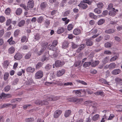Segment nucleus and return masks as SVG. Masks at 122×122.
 I'll return each mask as SVG.
<instances>
[{"label": "nucleus", "instance_id": "1", "mask_svg": "<svg viewBox=\"0 0 122 122\" xmlns=\"http://www.w3.org/2000/svg\"><path fill=\"white\" fill-rule=\"evenodd\" d=\"M34 6V3L33 0H29L27 4V9L30 10L33 8Z\"/></svg>", "mask_w": 122, "mask_h": 122}, {"label": "nucleus", "instance_id": "2", "mask_svg": "<svg viewBox=\"0 0 122 122\" xmlns=\"http://www.w3.org/2000/svg\"><path fill=\"white\" fill-rule=\"evenodd\" d=\"M43 72L41 71H39L35 74V77L36 79H39L41 78L43 76Z\"/></svg>", "mask_w": 122, "mask_h": 122}, {"label": "nucleus", "instance_id": "3", "mask_svg": "<svg viewBox=\"0 0 122 122\" xmlns=\"http://www.w3.org/2000/svg\"><path fill=\"white\" fill-rule=\"evenodd\" d=\"M65 63L63 61H61L60 60H57L55 61V66L56 67H58L64 65Z\"/></svg>", "mask_w": 122, "mask_h": 122}, {"label": "nucleus", "instance_id": "4", "mask_svg": "<svg viewBox=\"0 0 122 122\" xmlns=\"http://www.w3.org/2000/svg\"><path fill=\"white\" fill-rule=\"evenodd\" d=\"M82 9H86L88 7L87 5L83 1V0L81 1L80 3L78 5Z\"/></svg>", "mask_w": 122, "mask_h": 122}, {"label": "nucleus", "instance_id": "5", "mask_svg": "<svg viewBox=\"0 0 122 122\" xmlns=\"http://www.w3.org/2000/svg\"><path fill=\"white\" fill-rule=\"evenodd\" d=\"M58 98V97H55L53 95H51L47 97L46 100L48 101H54L57 100Z\"/></svg>", "mask_w": 122, "mask_h": 122}, {"label": "nucleus", "instance_id": "6", "mask_svg": "<svg viewBox=\"0 0 122 122\" xmlns=\"http://www.w3.org/2000/svg\"><path fill=\"white\" fill-rule=\"evenodd\" d=\"M62 111L60 110H57L55 111L54 114V117L56 118H58L62 113Z\"/></svg>", "mask_w": 122, "mask_h": 122}, {"label": "nucleus", "instance_id": "7", "mask_svg": "<svg viewBox=\"0 0 122 122\" xmlns=\"http://www.w3.org/2000/svg\"><path fill=\"white\" fill-rule=\"evenodd\" d=\"M93 43L92 41L90 39H88L86 40V46H91L93 45Z\"/></svg>", "mask_w": 122, "mask_h": 122}, {"label": "nucleus", "instance_id": "8", "mask_svg": "<svg viewBox=\"0 0 122 122\" xmlns=\"http://www.w3.org/2000/svg\"><path fill=\"white\" fill-rule=\"evenodd\" d=\"M118 10H111L109 12V15L112 16H114L116 15V14L118 12Z\"/></svg>", "mask_w": 122, "mask_h": 122}, {"label": "nucleus", "instance_id": "9", "mask_svg": "<svg viewBox=\"0 0 122 122\" xmlns=\"http://www.w3.org/2000/svg\"><path fill=\"white\" fill-rule=\"evenodd\" d=\"M86 45L85 44H82L79 45V47L76 51L77 53H79L83 50L86 47Z\"/></svg>", "mask_w": 122, "mask_h": 122}, {"label": "nucleus", "instance_id": "10", "mask_svg": "<svg viewBox=\"0 0 122 122\" xmlns=\"http://www.w3.org/2000/svg\"><path fill=\"white\" fill-rule=\"evenodd\" d=\"M22 57V55L19 53H17L14 56V58L16 60H19Z\"/></svg>", "mask_w": 122, "mask_h": 122}, {"label": "nucleus", "instance_id": "11", "mask_svg": "<svg viewBox=\"0 0 122 122\" xmlns=\"http://www.w3.org/2000/svg\"><path fill=\"white\" fill-rule=\"evenodd\" d=\"M81 33V30L78 28H76L74 29L73 31V34L75 35H78Z\"/></svg>", "mask_w": 122, "mask_h": 122}, {"label": "nucleus", "instance_id": "12", "mask_svg": "<svg viewBox=\"0 0 122 122\" xmlns=\"http://www.w3.org/2000/svg\"><path fill=\"white\" fill-rule=\"evenodd\" d=\"M93 61L92 58L91 60V61L85 62L84 63L83 65V67L84 68L89 67L91 65L92 62Z\"/></svg>", "mask_w": 122, "mask_h": 122}, {"label": "nucleus", "instance_id": "13", "mask_svg": "<svg viewBox=\"0 0 122 122\" xmlns=\"http://www.w3.org/2000/svg\"><path fill=\"white\" fill-rule=\"evenodd\" d=\"M65 70L63 69L61 70L57 71L56 75L58 76H60L62 75L65 73Z\"/></svg>", "mask_w": 122, "mask_h": 122}, {"label": "nucleus", "instance_id": "14", "mask_svg": "<svg viewBox=\"0 0 122 122\" xmlns=\"http://www.w3.org/2000/svg\"><path fill=\"white\" fill-rule=\"evenodd\" d=\"M121 72V70L120 69H118L113 70L112 72V74L114 75H117L120 73Z\"/></svg>", "mask_w": 122, "mask_h": 122}, {"label": "nucleus", "instance_id": "15", "mask_svg": "<svg viewBox=\"0 0 122 122\" xmlns=\"http://www.w3.org/2000/svg\"><path fill=\"white\" fill-rule=\"evenodd\" d=\"M115 81L116 84H122V79L121 78L117 77L115 79Z\"/></svg>", "mask_w": 122, "mask_h": 122}, {"label": "nucleus", "instance_id": "16", "mask_svg": "<svg viewBox=\"0 0 122 122\" xmlns=\"http://www.w3.org/2000/svg\"><path fill=\"white\" fill-rule=\"evenodd\" d=\"M47 48L51 50H52L53 51H55L57 50V48L55 46L53 45H49L47 47Z\"/></svg>", "mask_w": 122, "mask_h": 122}, {"label": "nucleus", "instance_id": "17", "mask_svg": "<svg viewBox=\"0 0 122 122\" xmlns=\"http://www.w3.org/2000/svg\"><path fill=\"white\" fill-rule=\"evenodd\" d=\"M115 31V30L113 29H110L106 30L105 32L107 34H111L113 33Z\"/></svg>", "mask_w": 122, "mask_h": 122}, {"label": "nucleus", "instance_id": "18", "mask_svg": "<svg viewBox=\"0 0 122 122\" xmlns=\"http://www.w3.org/2000/svg\"><path fill=\"white\" fill-rule=\"evenodd\" d=\"M65 30V28L62 27H59L57 31V33L60 34L63 33Z\"/></svg>", "mask_w": 122, "mask_h": 122}, {"label": "nucleus", "instance_id": "19", "mask_svg": "<svg viewBox=\"0 0 122 122\" xmlns=\"http://www.w3.org/2000/svg\"><path fill=\"white\" fill-rule=\"evenodd\" d=\"M35 68H32L31 67H29L26 68L27 72H29L33 73L35 71Z\"/></svg>", "mask_w": 122, "mask_h": 122}, {"label": "nucleus", "instance_id": "20", "mask_svg": "<svg viewBox=\"0 0 122 122\" xmlns=\"http://www.w3.org/2000/svg\"><path fill=\"white\" fill-rule=\"evenodd\" d=\"M2 96L5 98H11L12 97V95L10 94H5L3 92L2 93Z\"/></svg>", "mask_w": 122, "mask_h": 122}, {"label": "nucleus", "instance_id": "21", "mask_svg": "<svg viewBox=\"0 0 122 122\" xmlns=\"http://www.w3.org/2000/svg\"><path fill=\"white\" fill-rule=\"evenodd\" d=\"M99 61H94L92 62L91 66L92 67H95L97 66L100 63Z\"/></svg>", "mask_w": 122, "mask_h": 122}, {"label": "nucleus", "instance_id": "22", "mask_svg": "<svg viewBox=\"0 0 122 122\" xmlns=\"http://www.w3.org/2000/svg\"><path fill=\"white\" fill-rule=\"evenodd\" d=\"M94 94L96 96L100 95L102 97H104V92L102 91H98L95 92Z\"/></svg>", "mask_w": 122, "mask_h": 122}, {"label": "nucleus", "instance_id": "23", "mask_svg": "<svg viewBox=\"0 0 122 122\" xmlns=\"http://www.w3.org/2000/svg\"><path fill=\"white\" fill-rule=\"evenodd\" d=\"M73 93H75L77 96H81V90H74L73 91Z\"/></svg>", "mask_w": 122, "mask_h": 122}, {"label": "nucleus", "instance_id": "24", "mask_svg": "<svg viewBox=\"0 0 122 122\" xmlns=\"http://www.w3.org/2000/svg\"><path fill=\"white\" fill-rule=\"evenodd\" d=\"M99 81L103 84L106 85H109V82H107V80L103 78H101L99 79Z\"/></svg>", "mask_w": 122, "mask_h": 122}, {"label": "nucleus", "instance_id": "25", "mask_svg": "<svg viewBox=\"0 0 122 122\" xmlns=\"http://www.w3.org/2000/svg\"><path fill=\"white\" fill-rule=\"evenodd\" d=\"M41 38L40 35L38 33L34 35V41H37L39 40Z\"/></svg>", "mask_w": 122, "mask_h": 122}, {"label": "nucleus", "instance_id": "26", "mask_svg": "<svg viewBox=\"0 0 122 122\" xmlns=\"http://www.w3.org/2000/svg\"><path fill=\"white\" fill-rule=\"evenodd\" d=\"M9 64V61L8 60L4 61L2 63L3 66L5 68H7Z\"/></svg>", "mask_w": 122, "mask_h": 122}, {"label": "nucleus", "instance_id": "27", "mask_svg": "<svg viewBox=\"0 0 122 122\" xmlns=\"http://www.w3.org/2000/svg\"><path fill=\"white\" fill-rule=\"evenodd\" d=\"M20 33V30L19 29L16 30L14 33V36L15 37H17Z\"/></svg>", "mask_w": 122, "mask_h": 122}, {"label": "nucleus", "instance_id": "28", "mask_svg": "<svg viewBox=\"0 0 122 122\" xmlns=\"http://www.w3.org/2000/svg\"><path fill=\"white\" fill-rule=\"evenodd\" d=\"M25 23L24 20H21L18 24V25L19 27H21L24 25Z\"/></svg>", "mask_w": 122, "mask_h": 122}, {"label": "nucleus", "instance_id": "29", "mask_svg": "<svg viewBox=\"0 0 122 122\" xmlns=\"http://www.w3.org/2000/svg\"><path fill=\"white\" fill-rule=\"evenodd\" d=\"M49 2L50 3H55L54 5L56 6H57L59 4V2L57 1V0H49Z\"/></svg>", "mask_w": 122, "mask_h": 122}, {"label": "nucleus", "instance_id": "30", "mask_svg": "<svg viewBox=\"0 0 122 122\" xmlns=\"http://www.w3.org/2000/svg\"><path fill=\"white\" fill-rule=\"evenodd\" d=\"M22 11V10L21 8H18L16 10L15 13L17 15H19L21 14Z\"/></svg>", "mask_w": 122, "mask_h": 122}, {"label": "nucleus", "instance_id": "31", "mask_svg": "<svg viewBox=\"0 0 122 122\" xmlns=\"http://www.w3.org/2000/svg\"><path fill=\"white\" fill-rule=\"evenodd\" d=\"M109 66V69H112L116 67V65L115 63L112 62L110 64Z\"/></svg>", "mask_w": 122, "mask_h": 122}, {"label": "nucleus", "instance_id": "32", "mask_svg": "<svg viewBox=\"0 0 122 122\" xmlns=\"http://www.w3.org/2000/svg\"><path fill=\"white\" fill-rule=\"evenodd\" d=\"M76 97H72L68 98H67V100L69 102H75L76 100Z\"/></svg>", "mask_w": 122, "mask_h": 122}, {"label": "nucleus", "instance_id": "33", "mask_svg": "<svg viewBox=\"0 0 122 122\" xmlns=\"http://www.w3.org/2000/svg\"><path fill=\"white\" fill-rule=\"evenodd\" d=\"M109 60V57H106L102 59V62L104 65L108 62Z\"/></svg>", "mask_w": 122, "mask_h": 122}, {"label": "nucleus", "instance_id": "34", "mask_svg": "<svg viewBox=\"0 0 122 122\" xmlns=\"http://www.w3.org/2000/svg\"><path fill=\"white\" fill-rule=\"evenodd\" d=\"M50 20L48 19H46L44 23L45 26L46 28H47L49 26L50 24Z\"/></svg>", "mask_w": 122, "mask_h": 122}, {"label": "nucleus", "instance_id": "35", "mask_svg": "<svg viewBox=\"0 0 122 122\" xmlns=\"http://www.w3.org/2000/svg\"><path fill=\"white\" fill-rule=\"evenodd\" d=\"M89 16L91 18L95 20H96L97 18V16L94 15V14L92 13H90L89 14Z\"/></svg>", "mask_w": 122, "mask_h": 122}, {"label": "nucleus", "instance_id": "36", "mask_svg": "<svg viewBox=\"0 0 122 122\" xmlns=\"http://www.w3.org/2000/svg\"><path fill=\"white\" fill-rule=\"evenodd\" d=\"M15 50V48L13 47L12 46L9 49L8 52L9 54H12L14 52Z\"/></svg>", "mask_w": 122, "mask_h": 122}, {"label": "nucleus", "instance_id": "37", "mask_svg": "<svg viewBox=\"0 0 122 122\" xmlns=\"http://www.w3.org/2000/svg\"><path fill=\"white\" fill-rule=\"evenodd\" d=\"M71 111L70 110H66L64 114V116L66 117H68L71 114Z\"/></svg>", "mask_w": 122, "mask_h": 122}, {"label": "nucleus", "instance_id": "38", "mask_svg": "<svg viewBox=\"0 0 122 122\" xmlns=\"http://www.w3.org/2000/svg\"><path fill=\"white\" fill-rule=\"evenodd\" d=\"M99 116L98 114H96L92 118V120L94 121H96L99 118Z\"/></svg>", "mask_w": 122, "mask_h": 122}, {"label": "nucleus", "instance_id": "39", "mask_svg": "<svg viewBox=\"0 0 122 122\" xmlns=\"http://www.w3.org/2000/svg\"><path fill=\"white\" fill-rule=\"evenodd\" d=\"M76 100L75 103L78 104H81L83 100L82 98L78 99L77 98Z\"/></svg>", "mask_w": 122, "mask_h": 122}, {"label": "nucleus", "instance_id": "40", "mask_svg": "<svg viewBox=\"0 0 122 122\" xmlns=\"http://www.w3.org/2000/svg\"><path fill=\"white\" fill-rule=\"evenodd\" d=\"M77 1L76 0H72L69 1L68 2V3L70 5H77Z\"/></svg>", "mask_w": 122, "mask_h": 122}, {"label": "nucleus", "instance_id": "41", "mask_svg": "<svg viewBox=\"0 0 122 122\" xmlns=\"http://www.w3.org/2000/svg\"><path fill=\"white\" fill-rule=\"evenodd\" d=\"M74 25L72 24H69L67 26V30L68 31L71 30L73 28Z\"/></svg>", "mask_w": 122, "mask_h": 122}, {"label": "nucleus", "instance_id": "42", "mask_svg": "<svg viewBox=\"0 0 122 122\" xmlns=\"http://www.w3.org/2000/svg\"><path fill=\"white\" fill-rule=\"evenodd\" d=\"M42 65V63L41 62H38L36 65V69H39L41 67Z\"/></svg>", "mask_w": 122, "mask_h": 122}, {"label": "nucleus", "instance_id": "43", "mask_svg": "<svg viewBox=\"0 0 122 122\" xmlns=\"http://www.w3.org/2000/svg\"><path fill=\"white\" fill-rule=\"evenodd\" d=\"M44 20L43 17L42 16H41L38 18L37 21L38 23H41Z\"/></svg>", "mask_w": 122, "mask_h": 122}, {"label": "nucleus", "instance_id": "44", "mask_svg": "<svg viewBox=\"0 0 122 122\" xmlns=\"http://www.w3.org/2000/svg\"><path fill=\"white\" fill-rule=\"evenodd\" d=\"M47 5L46 3L43 2L41 3V4L40 6L41 9L43 10L46 8Z\"/></svg>", "mask_w": 122, "mask_h": 122}, {"label": "nucleus", "instance_id": "45", "mask_svg": "<svg viewBox=\"0 0 122 122\" xmlns=\"http://www.w3.org/2000/svg\"><path fill=\"white\" fill-rule=\"evenodd\" d=\"M25 121L26 122H32L34 121V119L33 117H30L25 119Z\"/></svg>", "mask_w": 122, "mask_h": 122}, {"label": "nucleus", "instance_id": "46", "mask_svg": "<svg viewBox=\"0 0 122 122\" xmlns=\"http://www.w3.org/2000/svg\"><path fill=\"white\" fill-rule=\"evenodd\" d=\"M31 56V52H29L27 53L25 56V59H27L30 58Z\"/></svg>", "mask_w": 122, "mask_h": 122}, {"label": "nucleus", "instance_id": "47", "mask_svg": "<svg viewBox=\"0 0 122 122\" xmlns=\"http://www.w3.org/2000/svg\"><path fill=\"white\" fill-rule=\"evenodd\" d=\"M105 22L104 19H101L97 22V24L98 25H100L102 24Z\"/></svg>", "mask_w": 122, "mask_h": 122}, {"label": "nucleus", "instance_id": "48", "mask_svg": "<svg viewBox=\"0 0 122 122\" xmlns=\"http://www.w3.org/2000/svg\"><path fill=\"white\" fill-rule=\"evenodd\" d=\"M115 9L113 8V4H109L108 6V7L107 9L109 10H115Z\"/></svg>", "mask_w": 122, "mask_h": 122}, {"label": "nucleus", "instance_id": "49", "mask_svg": "<svg viewBox=\"0 0 122 122\" xmlns=\"http://www.w3.org/2000/svg\"><path fill=\"white\" fill-rule=\"evenodd\" d=\"M45 50V48H43L42 47V48L40 51L37 53V55L39 56L42 54L43 51Z\"/></svg>", "mask_w": 122, "mask_h": 122}, {"label": "nucleus", "instance_id": "50", "mask_svg": "<svg viewBox=\"0 0 122 122\" xmlns=\"http://www.w3.org/2000/svg\"><path fill=\"white\" fill-rule=\"evenodd\" d=\"M68 43L67 41H64L63 44V47L64 48H66L68 47Z\"/></svg>", "mask_w": 122, "mask_h": 122}, {"label": "nucleus", "instance_id": "51", "mask_svg": "<svg viewBox=\"0 0 122 122\" xmlns=\"http://www.w3.org/2000/svg\"><path fill=\"white\" fill-rule=\"evenodd\" d=\"M11 86L8 85L5 86L4 88V90L6 92H7L9 91L10 89Z\"/></svg>", "mask_w": 122, "mask_h": 122}, {"label": "nucleus", "instance_id": "52", "mask_svg": "<svg viewBox=\"0 0 122 122\" xmlns=\"http://www.w3.org/2000/svg\"><path fill=\"white\" fill-rule=\"evenodd\" d=\"M62 20L65 21V25L67 24L70 21V20L69 19H68L67 18H62Z\"/></svg>", "mask_w": 122, "mask_h": 122}, {"label": "nucleus", "instance_id": "53", "mask_svg": "<svg viewBox=\"0 0 122 122\" xmlns=\"http://www.w3.org/2000/svg\"><path fill=\"white\" fill-rule=\"evenodd\" d=\"M9 76V73L8 72H5L4 75V80H6L8 78Z\"/></svg>", "mask_w": 122, "mask_h": 122}, {"label": "nucleus", "instance_id": "54", "mask_svg": "<svg viewBox=\"0 0 122 122\" xmlns=\"http://www.w3.org/2000/svg\"><path fill=\"white\" fill-rule=\"evenodd\" d=\"M81 61L80 60L76 61L74 64V66L75 67H77L79 66L81 63Z\"/></svg>", "mask_w": 122, "mask_h": 122}, {"label": "nucleus", "instance_id": "55", "mask_svg": "<svg viewBox=\"0 0 122 122\" xmlns=\"http://www.w3.org/2000/svg\"><path fill=\"white\" fill-rule=\"evenodd\" d=\"M11 105L12 106H13V105L10 103L4 104L2 105L1 108H4L5 107H9Z\"/></svg>", "mask_w": 122, "mask_h": 122}, {"label": "nucleus", "instance_id": "56", "mask_svg": "<svg viewBox=\"0 0 122 122\" xmlns=\"http://www.w3.org/2000/svg\"><path fill=\"white\" fill-rule=\"evenodd\" d=\"M105 47L107 48H109L112 46L110 42H107L105 44Z\"/></svg>", "mask_w": 122, "mask_h": 122}, {"label": "nucleus", "instance_id": "57", "mask_svg": "<svg viewBox=\"0 0 122 122\" xmlns=\"http://www.w3.org/2000/svg\"><path fill=\"white\" fill-rule=\"evenodd\" d=\"M83 1L85 2L86 4H87L89 5H91L92 2L91 0H83Z\"/></svg>", "mask_w": 122, "mask_h": 122}, {"label": "nucleus", "instance_id": "58", "mask_svg": "<svg viewBox=\"0 0 122 122\" xmlns=\"http://www.w3.org/2000/svg\"><path fill=\"white\" fill-rule=\"evenodd\" d=\"M71 11L70 10H67L63 14V16H67L68 15L70 14Z\"/></svg>", "mask_w": 122, "mask_h": 122}, {"label": "nucleus", "instance_id": "59", "mask_svg": "<svg viewBox=\"0 0 122 122\" xmlns=\"http://www.w3.org/2000/svg\"><path fill=\"white\" fill-rule=\"evenodd\" d=\"M11 23V20L10 19H9L6 20V26L9 25Z\"/></svg>", "mask_w": 122, "mask_h": 122}, {"label": "nucleus", "instance_id": "60", "mask_svg": "<svg viewBox=\"0 0 122 122\" xmlns=\"http://www.w3.org/2000/svg\"><path fill=\"white\" fill-rule=\"evenodd\" d=\"M107 117L105 114L103 117L102 119H101L100 122H104L107 120Z\"/></svg>", "mask_w": 122, "mask_h": 122}, {"label": "nucleus", "instance_id": "61", "mask_svg": "<svg viewBox=\"0 0 122 122\" xmlns=\"http://www.w3.org/2000/svg\"><path fill=\"white\" fill-rule=\"evenodd\" d=\"M98 8L99 9H102L104 6L103 4L101 2H99L97 5Z\"/></svg>", "mask_w": 122, "mask_h": 122}, {"label": "nucleus", "instance_id": "62", "mask_svg": "<svg viewBox=\"0 0 122 122\" xmlns=\"http://www.w3.org/2000/svg\"><path fill=\"white\" fill-rule=\"evenodd\" d=\"M10 8H8L5 10V13L7 15H9L10 13Z\"/></svg>", "mask_w": 122, "mask_h": 122}, {"label": "nucleus", "instance_id": "63", "mask_svg": "<svg viewBox=\"0 0 122 122\" xmlns=\"http://www.w3.org/2000/svg\"><path fill=\"white\" fill-rule=\"evenodd\" d=\"M5 20V18L3 16L0 17V22L3 23Z\"/></svg>", "mask_w": 122, "mask_h": 122}, {"label": "nucleus", "instance_id": "64", "mask_svg": "<svg viewBox=\"0 0 122 122\" xmlns=\"http://www.w3.org/2000/svg\"><path fill=\"white\" fill-rule=\"evenodd\" d=\"M51 67V65L49 64H47L45 67V69L46 71L50 70Z\"/></svg>", "mask_w": 122, "mask_h": 122}]
</instances>
